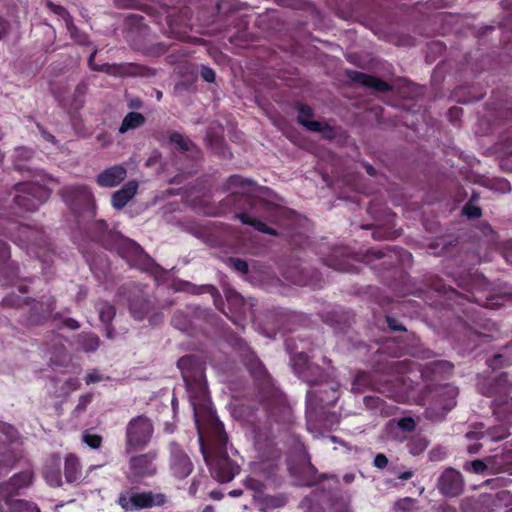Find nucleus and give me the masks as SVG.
Returning <instances> with one entry per match:
<instances>
[{
    "label": "nucleus",
    "instance_id": "obj_1",
    "mask_svg": "<svg viewBox=\"0 0 512 512\" xmlns=\"http://www.w3.org/2000/svg\"><path fill=\"white\" fill-rule=\"evenodd\" d=\"M256 182L241 175H231L223 185L229 194L221 201L224 207L237 211L235 218L256 231L276 236V229L268 224H276L281 207L264 198L254 195Z\"/></svg>",
    "mask_w": 512,
    "mask_h": 512
},
{
    "label": "nucleus",
    "instance_id": "obj_2",
    "mask_svg": "<svg viewBox=\"0 0 512 512\" xmlns=\"http://www.w3.org/2000/svg\"><path fill=\"white\" fill-rule=\"evenodd\" d=\"M242 362L254 381L257 397L268 418L274 422L285 421L290 416V408L283 394L276 388L273 378L257 354L249 347L241 353Z\"/></svg>",
    "mask_w": 512,
    "mask_h": 512
},
{
    "label": "nucleus",
    "instance_id": "obj_3",
    "mask_svg": "<svg viewBox=\"0 0 512 512\" xmlns=\"http://www.w3.org/2000/svg\"><path fill=\"white\" fill-rule=\"evenodd\" d=\"M203 458L209 467L211 474L221 483L230 482L239 472V466L232 461L227 453L228 436L223 423L211 416L208 430V447L199 437Z\"/></svg>",
    "mask_w": 512,
    "mask_h": 512
},
{
    "label": "nucleus",
    "instance_id": "obj_4",
    "mask_svg": "<svg viewBox=\"0 0 512 512\" xmlns=\"http://www.w3.org/2000/svg\"><path fill=\"white\" fill-rule=\"evenodd\" d=\"M177 366L190 398L195 402H205L208 398L205 362L196 355H185L178 360Z\"/></svg>",
    "mask_w": 512,
    "mask_h": 512
},
{
    "label": "nucleus",
    "instance_id": "obj_5",
    "mask_svg": "<svg viewBox=\"0 0 512 512\" xmlns=\"http://www.w3.org/2000/svg\"><path fill=\"white\" fill-rule=\"evenodd\" d=\"M390 248H370L363 255L353 254L348 247H337L332 253L323 259V263L340 272L358 273L359 263L370 265L374 259L380 260L388 257Z\"/></svg>",
    "mask_w": 512,
    "mask_h": 512
},
{
    "label": "nucleus",
    "instance_id": "obj_6",
    "mask_svg": "<svg viewBox=\"0 0 512 512\" xmlns=\"http://www.w3.org/2000/svg\"><path fill=\"white\" fill-rule=\"evenodd\" d=\"M479 392L493 398L496 413L512 414V376L508 372H502L495 378L480 383Z\"/></svg>",
    "mask_w": 512,
    "mask_h": 512
},
{
    "label": "nucleus",
    "instance_id": "obj_7",
    "mask_svg": "<svg viewBox=\"0 0 512 512\" xmlns=\"http://www.w3.org/2000/svg\"><path fill=\"white\" fill-rule=\"evenodd\" d=\"M127 460L123 473L131 485L143 484L145 480L153 478L158 473V451L149 450L145 453H132Z\"/></svg>",
    "mask_w": 512,
    "mask_h": 512
},
{
    "label": "nucleus",
    "instance_id": "obj_8",
    "mask_svg": "<svg viewBox=\"0 0 512 512\" xmlns=\"http://www.w3.org/2000/svg\"><path fill=\"white\" fill-rule=\"evenodd\" d=\"M153 433V423L148 417L144 415L133 417L126 426L125 453L132 454L145 449L150 443Z\"/></svg>",
    "mask_w": 512,
    "mask_h": 512
},
{
    "label": "nucleus",
    "instance_id": "obj_9",
    "mask_svg": "<svg viewBox=\"0 0 512 512\" xmlns=\"http://www.w3.org/2000/svg\"><path fill=\"white\" fill-rule=\"evenodd\" d=\"M14 203L24 212H34L51 196V190L37 182H19L15 184Z\"/></svg>",
    "mask_w": 512,
    "mask_h": 512
},
{
    "label": "nucleus",
    "instance_id": "obj_10",
    "mask_svg": "<svg viewBox=\"0 0 512 512\" xmlns=\"http://www.w3.org/2000/svg\"><path fill=\"white\" fill-rule=\"evenodd\" d=\"M168 501V496L163 492L144 490L133 493H130L129 491H122L119 494L116 503L124 511H132L163 507L168 503Z\"/></svg>",
    "mask_w": 512,
    "mask_h": 512
},
{
    "label": "nucleus",
    "instance_id": "obj_11",
    "mask_svg": "<svg viewBox=\"0 0 512 512\" xmlns=\"http://www.w3.org/2000/svg\"><path fill=\"white\" fill-rule=\"evenodd\" d=\"M117 296L127 301L131 316L136 320H143L149 310L150 302L139 284L129 282L121 285Z\"/></svg>",
    "mask_w": 512,
    "mask_h": 512
},
{
    "label": "nucleus",
    "instance_id": "obj_12",
    "mask_svg": "<svg viewBox=\"0 0 512 512\" xmlns=\"http://www.w3.org/2000/svg\"><path fill=\"white\" fill-rule=\"evenodd\" d=\"M368 390L377 391L388 398H396L398 396V380L378 381L371 373L358 371L352 382L351 391L364 393Z\"/></svg>",
    "mask_w": 512,
    "mask_h": 512
},
{
    "label": "nucleus",
    "instance_id": "obj_13",
    "mask_svg": "<svg viewBox=\"0 0 512 512\" xmlns=\"http://www.w3.org/2000/svg\"><path fill=\"white\" fill-rule=\"evenodd\" d=\"M60 194L64 202L75 214H78L80 210L84 209L89 212L91 217L96 215L94 197L87 186H66L60 191Z\"/></svg>",
    "mask_w": 512,
    "mask_h": 512
},
{
    "label": "nucleus",
    "instance_id": "obj_14",
    "mask_svg": "<svg viewBox=\"0 0 512 512\" xmlns=\"http://www.w3.org/2000/svg\"><path fill=\"white\" fill-rule=\"evenodd\" d=\"M50 91L59 106L65 109L69 114L73 115L78 113L84 107L88 85L86 82L81 81L77 84L73 93L70 95H68L65 86L52 84Z\"/></svg>",
    "mask_w": 512,
    "mask_h": 512
},
{
    "label": "nucleus",
    "instance_id": "obj_15",
    "mask_svg": "<svg viewBox=\"0 0 512 512\" xmlns=\"http://www.w3.org/2000/svg\"><path fill=\"white\" fill-rule=\"evenodd\" d=\"M316 388L307 391L306 404L308 408H324L333 406L340 397L339 384L328 379Z\"/></svg>",
    "mask_w": 512,
    "mask_h": 512
},
{
    "label": "nucleus",
    "instance_id": "obj_16",
    "mask_svg": "<svg viewBox=\"0 0 512 512\" xmlns=\"http://www.w3.org/2000/svg\"><path fill=\"white\" fill-rule=\"evenodd\" d=\"M292 361L299 377L310 386H319L329 378L323 368L309 362L308 355L304 352L299 353Z\"/></svg>",
    "mask_w": 512,
    "mask_h": 512
},
{
    "label": "nucleus",
    "instance_id": "obj_17",
    "mask_svg": "<svg viewBox=\"0 0 512 512\" xmlns=\"http://www.w3.org/2000/svg\"><path fill=\"white\" fill-rule=\"evenodd\" d=\"M168 466L171 475L179 480L187 478L194 469L191 458L176 442L169 444Z\"/></svg>",
    "mask_w": 512,
    "mask_h": 512
},
{
    "label": "nucleus",
    "instance_id": "obj_18",
    "mask_svg": "<svg viewBox=\"0 0 512 512\" xmlns=\"http://www.w3.org/2000/svg\"><path fill=\"white\" fill-rule=\"evenodd\" d=\"M464 479L462 474L452 468H446L437 479V489L445 497H457L464 491Z\"/></svg>",
    "mask_w": 512,
    "mask_h": 512
},
{
    "label": "nucleus",
    "instance_id": "obj_19",
    "mask_svg": "<svg viewBox=\"0 0 512 512\" xmlns=\"http://www.w3.org/2000/svg\"><path fill=\"white\" fill-rule=\"evenodd\" d=\"M34 473L32 470H25L14 474L9 480L0 483V498H13L19 494V491L32 485Z\"/></svg>",
    "mask_w": 512,
    "mask_h": 512
},
{
    "label": "nucleus",
    "instance_id": "obj_20",
    "mask_svg": "<svg viewBox=\"0 0 512 512\" xmlns=\"http://www.w3.org/2000/svg\"><path fill=\"white\" fill-rule=\"evenodd\" d=\"M31 308L27 317V325L37 326L47 321L56 307V300L53 296L44 297L37 301L33 298Z\"/></svg>",
    "mask_w": 512,
    "mask_h": 512
},
{
    "label": "nucleus",
    "instance_id": "obj_21",
    "mask_svg": "<svg viewBox=\"0 0 512 512\" xmlns=\"http://www.w3.org/2000/svg\"><path fill=\"white\" fill-rule=\"evenodd\" d=\"M10 258V246L0 239V283L2 284H10L19 278V264Z\"/></svg>",
    "mask_w": 512,
    "mask_h": 512
},
{
    "label": "nucleus",
    "instance_id": "obj_22",
    "mask_svg": "<svg viewBox=\"0 0 512 512\" xmlns=\"http://www.w3.org/2000/svg\"><path fill=\"white\" fill-rule=\"evenodd\" d=\"M23 233L27 234L26 237L29 249L33 250L35 248V255L43 262H49L51 255L53 254V250L46 239L44 232L24 228Z\"/></svg>",
    "mask_w": 512,
    "mask_h": 512
},
{
    "label": "nucleus",
    "instance_id": "obj_23",
    "mask_svg": "<svg viewBox=\"0 0 512 512\" xmlns=\"http://www.w3.org/2000/svg\"><path fill=\"white\" fill-rule=\"evenodd\" d=\"M89 233L92 240L99 243L105 249H113L119 239V235L109 230L106 221L102 219L96 220L91 224Z\"/></svg>",
    "mask_w": 512,
    "mask_h": 512
},
{
    "label": "nucleus",
    "instance_id": "obj_24",
    "mask_svg": "<svg viewBox=\"0 0 512 512\" xmlns=\"http://www.w3.org/2000/svg\"><path fill=\"white\" fill-rule=\"evenodd\" d=\"M346 75L352 82L370 88L376 92H390L393 89L392 85L383 79L364 72L347 70Z\"/></svg>",
    "mask_w": 512,
    "mask_h": 512
},
{
    "label": "nucleus",
    "instance_id": "obj_25",
    "mask_svg": "<svg viewBox=\"0 0 512 512\" xmlns=\"http://www.w3.org/2000/svg\"><path fill=\"white\" fill-rule=\"evenodd\" d=\"M127 177L124 165L117 164L101 171L95 178L96 184L101 188H113L121 184Z\"/></svg>",
    "mask_w": 512,
    "mask_h": 512
},
{
    "label": "nucleus",
    "instance_id": "obj_26",
    "mask_svg": "<svg viewBox=\"0 0 512 512\" xmlns=\"http://www.w3.org/2000/svg\"><path fill=\"white\" fill-rule=\"evenodd\" d=\"M138 182L130 180L111 196V205L116 210H121L135 196L138 190Z\"/></svg>",
    "mask_w": 512,
    "mask_h": 512
},
{
    "label": "nucleus",
    "instance_id": "obj_27",
    "mask_svg": "<svg viewBox=\"0 0 512 512\" xmlns=\"http://www.w3.org/2000/svg\"><path fill=\"white\" fill-rule=\"evenodd\" d=\"M61 458L59 455L53 454L47 460L43 468V476L46 482L52 487H60L62 485L61 475Z\"/></svg>",
    "mask_w": 512,
    "mask_h": 512
},
{
    "label": "nucleus",
    "instance_id": "obj_28",
    "mask_svg": "<svg viewBox=\"0 0 512 512\" xmlns=\"http://www.w3.org/2000/svg\"><path fill=\"white\" fill-rule=\"evenodd\" d=\"M458 388L453 385H445L437 393L436 405L442 409L443 415L450 412L457 404Z\"/></svg>",
    "mask_w": 512,
    "mask_h": 512
},
{
    "label": "nucleus",
    "instance_id": "obj_29",
    "mask_svg": "<svg viewBox=\"0 0 512 512\" xmlns=\"http://www.w3.org/2000/svg\"><path fill=\"white\" fill-rule=\"evenodd\" d=\"M297 122L305 127L309 131L313 130H320L321 122L311 120V118L314 116V110L311 106L307 104H297Z\"/></svg>",
    "mask_w": 512,
    "mask_h": 512
},
{
    "label": "nucleus",
    "instance_id": "obj_30",
    "mask_svg": "<svg viewBox=\"0 0 512 512\" xmlns=\"http://www.w3.org/2000/svg\"><path fill=\"white\" fill-rule=\"evenodd\" d=\"M81 464L79 458L73 454L69 453L65 457L64 463V476L67 483H74L78 481L81 477Z\"/></svg>",
    "mask_w": 512,
    "mask_h": 512
},
{
    "label": "nucleus",
    "instance_id": "obj_31",
    "mask_svg": "<svg viewBox=\"0 0 512 512\" xmlns=\"http://www.w3.org/2000/svg\"><path fill=\"white\" fill-rule=\"evenodd\" d=\"M350 319V312H341L340 314L338 310H333L323 319V321L334 327L336 330L343 331L346 326L350 325Z\"/></svg>",
    "mask_w": 512,
    "mask_h": 512
},
{
    "label": "nucleus",
    "instance_id": "obj_32",
    "mask_svg": "<svg viewBox=\"0 0 512 512\" xmlns=\"http://www.w3.org/2000/svg\"><path fill=\"white\" fill-rule=\"evenodd\" d=\"M77 344L84 352H94L100 345V339L95 333L82 332L77 337Z\"/></svg>",
    "mask_w": 512,
    "mask_h": 512
},
{
    "label": "nucleus",
    "instance_id": "obj_33",
    "mask_svg": "<svg viewBox=\"0 0 512 512\" xmlns=\"http://www.w3.org/2000/svg\"><path fill=\"white\" fill-rule=\"evenodd\" d=\"M429 441L422 435H413L407 439L406 448L413 456L421 455L428 447Z\"/></svg>",
    "mask_w": 512,
    "mask_h": 512
},
{
    "label": "nucleus",
    "instance_id": "obj_34",
    "mask_svg": "<svg viewBox=\"0 0 512 512\" xmlns=\"http://www.w3.org/2000/svg\"><path fill=\"white\" fill-rule=\"evenodd\" d=\"M145 123V117L139 112H129L122 120L119 133L123 134L129 130L136 129Z\"/></svg>",
    "mask_w": 512,
    "mask_h": 512
},
{
    "label": "nucleus",
    "instance_id": "obj_35",
    "mask_svg": "<svg viewBox=\"0 0 512 512\" xmlns=\"http://www.w3.org/2000/svg\"><path fill=\"white\" fill-rule=\"evenodd\" d=\"M47 7L51 12L61 17L65 21L67 30L75 37L77 27L74 25L73 19L68 11L63 6L54 4L53 2H47Z\"/></svg>",
    "mask_w": 512,
    "mask_h": 512
},
{
    "label": "nucleus",
    "instance_id": "obj_36",
    "mask_svg": "<svg viewBox=\"0 0 512 512\" xmlns=\"http://www.w3.org/2000/svg\"><path fill=\"white\" fill-rule=\"evenodd\" d=\"M95 308L98 311L99 319L103 324L112 323L116 315V308L114 305L107 301L99 300L95 304Z\"/></svg>",
    "mask_w": 512,
    "mask_h": 512
},
{
    "label": "nucleus",
    "instance_id": "obj_37",
    "mask_svg": "<svg viewBox=\"0 0 512 512\" xmlns=\"http://www.w3.org/2000/svg\"><path fill=\"white\" fill-rule=\"evenodd\" d=\"M33 298L31 297H22L16 293H10L6 295L2 301L1 305L4 307H10V308H18L22 306H27L32 303Z\"/></svg>",
    "mask_w": 512,
    "mask_h": 512
},
{
    "label": "nucleus",
    "instance_id": "obj_38",
    "mask_svg": "<svg viewBox=\"0 0 512 512\" xmlns=\"http://www.w3.org/2000/svg\"><path fill=\"white\" fill-rule=\"evenodd\" d=\"M288 503V498L285 494H277V495H265L262 498V504L265 509H280L284 507Z\"/></svg>",
    "mask_w": 512,
    "mask_h": 512
},
{
    "label": "nucleus",
    "instance_id": "obj_39",
    "mask_svg": "<svg viewBox=\"0 0 512 512\" xmlns=\"http://www.w3.org/2000/svg\"><path fill=\"white\" fill-rule=\"evenodd\" d=\"M169 141L172 144H175L177 149L180 151H191L195 148V144L188 138H185L179 132H172L169 134Z\"/></svg>",
    "mask_w": 512,
    "mask_h": 512
},
{
    "label": "nucleus",
    "instance_id": "obj_40",
    "mask_svg": "<svg viewBox=\"0 0 512 512\" xmlns=\"http://www.w3.org/2000/svg\"><path fill=\"white\" fill-rule=\"evenodd\" d=\"M187 286L189 287L188 291L192 294H203V293H210L214 297V303L218 309L220 307L217 305V300H221V295L219 291L213 286V285H202V286H196L194 284L188 283Z\"/></svg>",
    "mask_w": 512,
    "mask_h": 512
},
{
    "label": "nucleus",
    "instance_id": "obj_41",
    "mask_svg": "<svg viewBox=\"0 0 512 512\" xmlns=\"http://www.w3.org/2000/svg\"><path fill=\"white\" fill-rule=\"evenodd\" d=\"M11 509L14 512H41L37 504L24 499L14 500L11 503Z\"/></svg>",
    "mask_w": 512,
    "mask_h": 512
},
{
    "label": "nucleus",
    "instance_id": "obj_42",
    "mask_svg": "<svg viewBox=\"0 0 512 512\" xmlns=\"http://www.w3.org/2000/svg\"><path fill=\"white\" fill-rule=\"evenodd\" d=\"M215 8L218 14L230 15L232 16L235 10H238L236 0H218L215 3Z\"/></svg>",
    "mask_w": 512,
    "mask_h": 512
},
{
    "label": "nucleus",
    "instance_id": "obj_43",
    "mask_svg": "<svg viewBox=\"0 0 512 512\" xmlns=\"http://www.w3.org/2000/svg\"><path fill=\"white\" fill-rule=\"evenodd\" d=\"M171 323L181 331H187L190 327V319L182 311H176L174 313Z\"/></svg>",
    "mask_w": 512,
    "mask_h": 512
},
{
    "label": "nucleus",
    "instance_id": "obj_44",
    "mask_svg": "<svg viewBox=\"0 0 512 512\" xmlns=\"http://www.w3.org/2000/svg\"><path fill=\"white\" fill-rule=\"evenodd\" d=\"M488 434L491 437V439L495 442L501 441L510 435L508 428L504 425L494 426L490 428L488 430Z\"/></svg>",
    "mask_w": 512,
    "mask_h": 512
},
{
    "label": "nucleus",
    "instance_id": "obj_45",
    "mask_svg": "<svg viewBox=\"0 0 512 512\" xmlns=\"http://www.w3.org/2000/svg\"><path fill=\"white\" fill-rule=\"evenodd\" d=\"M82 441L92 449H98L102 445L103 438L98 434H91L89 432H84L82 435Z\"/></svg>",
    "mask_w": 512,
    "mask_h": 512
},
{
    "label": "nucleus",
    "instance_id": "obj_46",
    "mask_svg": "<svg viewBox=\"0 0 512 512\" xmlns=\"http://www.w3.org/2000/svg\"><path fill=\"white\" fill-rule=\"evenodd\" d=\"M92 399L93 395L91 393L81 395L76 407L73 410V415L79 416L82 414L86 410L87 406L92 402Z\"/></svg>",
    "mask_w": 512,
    "mask_h": 512
},
{
    "label": "nucleus",
    "instance_id": "obj_47",
    "mask_svg": "<svg viewBox=\"0 0 512 512\" xmlns=\"http://www.w3.org/2000/svg\"><path fill=\"white\" fill-rule=\"evenodd\" d=\"M462 213L469 219H478L482 216V209L471 202H467L463 206Z\"/></svg>",
    "mask_w": 512,
    "mask_h": 512
},
{
    "label": "nucleus",
    "instance_id": "obj_48",
    "mask_svg": "<svg viewBox=\"0 0 512 512\" xmlns=\"http://www.w3.org/2000/svg\"><path fill=\"white\" fill-rule=\"evenodd\" d=\"M402 361H389L386 362L383 367L379 364L375 365V370L377 372L389 373V372H399V368L403 365Z\"/></svg>",
    "mask_w": 512,
    "mask_h": 512
},
{
    "label": "nucleus",
    "instance_id": "obj_49",
    "mask_svg": "<svg viewBox=\"0 0 512 512\" xmlns=\"http://www.w3.org/2000/svg\"><path fill=\"white\" fill-rule=\"evenodd\" d=\"M167 50H168V46L164 43L159 42V43L153 44L149 48H147L146 54L151 57H159V56L163 55L164 53H166Z\"/></svg>",
    "mask_w": 512,
    "mask_h": 512
},
{
    "label": "nucleus",
    "instance_id": "obj_50",
    "mask_svg": "<svg viewBox=\"0 0 512 512\" xmlns=\"http://www.w3.org/2000/svg\"><path fill=\"white\" fill-rule=\"evenodd\" d=\"M386 323L390 331L392 332H404L406 327L395 317L386 315Z\"/></svg>",
    "mask_w": 512,
    "mask_h": 512
},
{
    "label": "nucleus",
    "instance_id": "obj_51",
    "mask_svg": "<svg viewBox=\"0 0 512 512\" xmlns=\"http://www.w3.org/2000/svg\"><path fill=\"white\" fill-rule=\"evenodd\" d=\"M230 266L241 274H246L248 272V263L240 258H229Z\"/></svg>",
    "mask_w": 512,
    "mask_h": 512
},
{
    "label": "nucleus",
    "instance_id": "obj_52",
    "mask_svg": "<svg viewBox=\"0 0 512 512\" xmlns=\"http://www.w3.org/2000/svg\"><path fill=\"white\" fill-rule=\"evenodd\" d=\"M0 433L6 437L7 441H12L17 431L11 424L0 421Z\"/></svg>",
    "mask_w": 512,
    "mask_h": 512
},
{
    "label": "nucleus",
    "instance_id": "obj_53",
    "mask_svg": "<svg viewBox=\"0 0 512 512\" xmlns=\"http://www.w3.org/2000/svg\"><path fill=\"white\" fill-rule=\"evenodd\" d=\"M96 53H97V51L94 50L88 58V65H89L90 69H92L94 71H105L107 73H112L111 70L113 67L111 65L103 64V65L99 66L94 63Z\"/></svg>",
    "mask_w": 512,
    "mask_h": 512
},
{
    "label": "nucleus",
    "instance_id": "obj_54",
    "mask_svg": "<svg viewBox=\"0 0 512 512\" xmlns=\"http://www.w3.org/2000/svg\"><path fill=\"white\" fill-rule=\"evenodd\" d=\"M397 426L405 432H412L416 428V423L412 417H402L399 419Z\"/></svg>",
    "mask_w": 512,
    "mask_h": 512
},
{
    "label": "nucleus",
    "instance_id": "obj_55",
    "mask_svg": "<svg viewBox=\"0 0 512 512\" xmlns=\"http://www.w3.org/2000/svg\"><path fill=\"white\" fill-rule=\"evenodd\" d=\"M200 76L204 81L213 83L215 81L216 74L211 67L202 65L200 68Z\"/></svg>",
    "mask_w": 512,
    "mask_h": 512
},
{
    "label": "nucleus",
    "instance_id": "obj_56",
    "mask_svg": "<svg viewBox=\"0 0 512 512\" xmlns=\"http://www.w3.org/2000/svg\"><path fill=\"white\" fill-rule=\"evenodd\" d=\"M363 403L368 409H380L383 401L377 396H365Z\"/></svg>",
    "mask_w": 512,
    "mask_h": 512
},
{
    "label": "nucleus",
    "instance_id": "obj_57",
    "mask_svg": "<svg viewBox=\"0 0 512 512\" xmlns=\"http://www.w3.org/2000/svg\"><path fill=\"white\" fill-rule=\"evenodd\" d=\"M312 132L322 133L325 139L332 140L335 138V131L333 127L326 122H321L320 130H313Z\"/></svg>",
    "mask_w": 512,
    "mask_h": 512
},
{
    "label": "nucleus",
    "instance_id": "obj_58",
    "mask_svg": "<svg viewBox=\"0 0 512 512\" xmlns=\"http://www.w3.org/2000/svg\"><path fill=\"white\" fill-rule=\"evenodd\" d=\"M508 361L504 358L502 354H495L491 359L488 360V365L492 369L500 368L504 365H508Z\"/></svg>",
    "mask_w": 512,
    "mask_h": 512
},
{
    "label": "nucleus",
    "instance_id": "obj_59",
    "mask_svg": "<svg viewBox=\"0 0 512 512\" xmlns=\"http://www.w3.org/2000/svg\"><path fill=\"white\" fill-rule=\"evenodd\" d=\"M470 470L476 474H482L487 470V465L480 459L470 462Z\"/></svg>",
    "mask_w": 512,
    "mask_h": 512
},
{
    "label": "nucleus",
    "instance_id": "obj_60",
    "mask_svg": "<svg viewBox=\"0 0 512 512\" xmlns=\"http://www.w3.org/2000/svg\"><path fill=\"white\" fill-rule=\"evenodd\" d=\"M373 464L375 467L383 469L388 464V458L383 453H378L374 458Z\"/></svg>",
    "mask_w": 512,
    "mask_h": 512
},
{
    "label": "nucleus",
    "instance_id": "obj_61",
    "mask_svg": "<svg viewBox=\"0 0 512 512\" xmlns=\"http://www.w3.org/2000/svg\"><path fill=\"white\" fill-rule=\"evenodd\" d=\"M64 386L66 387L67 392H71L80 387V382L77 378H69L65 381Z\"/></svg>",
    "mask_w": 512,
    "mask_h": 512
},
{
    "label": "nucleus",
    "instance_id": "obj_62",
    "mask_svg": "<svg viewBox=\"0 0 512 512\" xmlns=\"http://www.w3.org/2000/svg\"><path fill=\"white\" fill-rule=\"evenodd\" d=\"M62 322L65 327L71 330H77L78 328H80V323L74 318L67 317L64 318Z\"/></svg>",
    "mask_w": 512,
    "mask_h": 512
},
{
    "label": "nucleus",
    "instance_id": "obj_63",
    "mask_svg": "<svg viewBox=\"0 0 512 512\" xmlns=\"http://www.w3.org/2000/svg\"><path fill=\"white\" fill-rule=\"evenodd\" d=\"M462 108H459V107H451L448 111V116L450 118V120H455V119H458L460 118V116L462 115Z\"/></svg>",
    "mask_w": 512,
    "mask_h": 512
},
{
    "label": "nucleus",
    "instance_id": "obj_64",
    "mask_svg": "<svg viewBox=\"0 0 512 512\" xmlns=\"http://www.w3.org/2000/svg\"><path fill=\"white\" fill-rule=\"evenodd\" d=\"M70 35L79 44L84 45L86 43V40H87L86 35L81 33L78 28H77V31L75 32V37L71 33H70Z\"/></svg>",
    "mask_w": 512,
    "mask_h": 512
}]
</instances>
